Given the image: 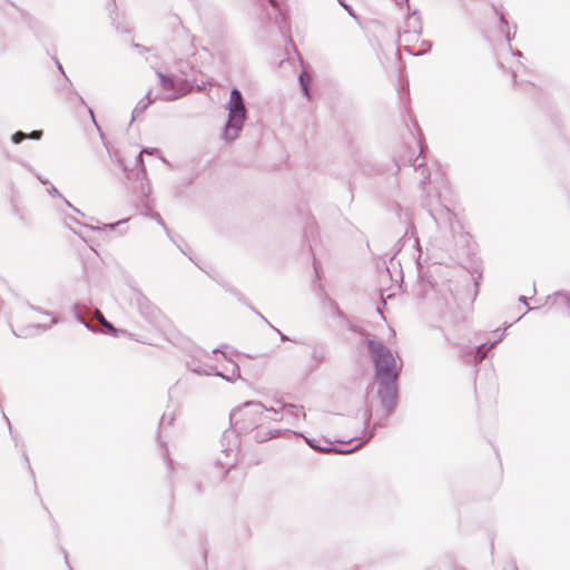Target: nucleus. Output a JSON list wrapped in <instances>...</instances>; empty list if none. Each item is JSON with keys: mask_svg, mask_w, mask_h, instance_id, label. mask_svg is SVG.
Segmentation results:
<instances>
[{"mask_svg": "<svg viewBox=\"0 0 570 570\" xmlns=\"http://www.w3.org/2000/svg\"><path fill=\"white\" fill-rule=\"evenodd\" d=\"M363 343L373 363V379L380 405L387 414H394L400 402L399 377L403 362H397V353L368 332L365 333Z\"/></svg>", "mask_w": 570, "mask_h": 570, "instance_id": "1", "label": "nucleus"}, {"mask_svg": "<svg viewBox=\"0 0 570 570\" xmlns=\"http://www.w3.org/2000/svg\"><path fill=\"white\" fill-rule=\"evenodd\" d=\"M265 411L277 413V410L274 407L267 409L259 401H246L239 407L230 412L229 429L223 432L220 439L222 453L225 454L226 460H215V466L220 470V481L226 479L232 468L236 464V458L232 459L230 453L234 448L240 445L239 436L242 434H248L261 426L265 420Z\"/></svg>", "mask_w": 570, "mask_h": 570, "instance_id": "2", "label": "nucleus"}, {"mask_svg": "<svg viewBox=\"0 0 570 570\" xmlns=\"http://www.w3.org/2000/svg\"><path fill=\"white\" fill-rule=\"evenodd\" d=\"M442 321L444 324L443 335L445 340L453 346L460 347V357L470 364H476L483 358H487L491 352V348L503 340L505 332L502 331L499 336L494 340L487 341H469L465 344L459 337H456L451 328L458 331L459 336L463 335V332L468 328V315L466 312L458 304H449L446 309L442 313Z\"/></svg>", "mask_w": 570, "mask_h": 570, "instance_id": "3", "label": "nucleus"}, {"mask_svg": "<svg viewBox=\"0 0 570 570\" xmlns=\"http://www.w3.org/2000/svg\"><path fill=\"white\" fill-rule=\"evenodd\" d=\"M108 154L111 160L115 161L121 169L126 179L132 183L131 188L136 197H141L146 200L148 198V194L151 193V185L148 178L142 153L140 151L137 156H135L131 167L125 163L124 158L118 151L111 153L108 149Z\"/></svg>", "mask_w": 570, "mask_h": 570, "instance_id": "4", "label": "nucleus"}, {"mask_svg": "<svg viewBox=\"0 0 570 570\" xmlns=\"http://www.w3.org/2000/svg\"><path fill=\"white\" fill-rule=\"evenodd\" d=\"M417 145L420 151L416 156H414V151L407 147H404L403 154L395 158V166L400 169L402 166L413 167L415 171H422V178L420 179V186L424 188L426 185L431 183V174L425 166L424 159V146L420 137H417Z\"/></svg>", "mask_w": 570, "mask_h": 570, "instance_id": "5", "label": "nucleus"}, {"mask_svg": "<svg viewBox=\"0 0 570 570\" xmlns=\"http://www.w3.org/2000/svg\"><path fill=\"white\" fill-rule=\"evenodd\" d=\"M132 302L140 315L155 328H164L168 323L165 314L140 289L135 288Z\"/></svg>", "mask_w": 570, "mask_h": 570, "instance_id": "6", "label": "nucleus"}, {"mask_svg": "<svg viewBox=\"0 0 570 570\" xmlns=\"http://www.w3.org/2000/svg\"><path fill=\"white\" fill-rule=\"evenodd\" d=\"M267 3V16L274 21L279 33L284 38H291V22L288 7L283 0H262Z\"/></svg>", "mask_w": 570, "mask_h": 570, "instance_id": "7", "label": "nucleus"}, {"mask_svg": "<svg viewBox=\"0 0 570 570\" xmlns=\"http://www.w3.org/2000/svg\"><path fill=\"white\" fill-rule=\"evenodd\" d=\"M187 95V90H176L163 95H156L151 96V91H147V94L141 98L131 112V120L130 124L135 120L139 119L140 116L144 115V112L149 108V106L155 102L156 100H163V101H176L184 96Z\"/></svg>", "mask_w": 570, "mask_h": 570, "instance_id": "8", "label": "nucleus"}, {"mask_svg": "<svg viewBox=\"0 0 570 570\" xmlns=\"http://www.w3.org/2000/svg\"><path fill=\"white\" fill-rule=\"evenodd\" d=\"M301 345H305L311 350L308 371L318 370L322 364L327 362L330 355V346L326 342L318 340L302 341Z\"/></svg>", "mask_w": 570, "mask_h": 570, "instance_id": "9", "label": "nucleus"}, {"mask_svg": "<svg viewBox=\"0 0 570 570\" xmlns=\"http://www.w3.org/2000/svg\"><path fill=\"white\" fill-rule=\"evenodd\" d=\"M419 252L416 257V268H417V281L414 286V295L419 299H425L431 291L434 289L435 283L431 278L430 275H428L425 272H423V266L421 264V257H422V247H415Z\"/></svg>", "mask_w": 570, "mask_h": 570, "instance_id": "10", "label": "nucleus"}, {"mask_svg": "<svg viewBox=\"0 0 570 570\" xmlns=\"http://www.w3.org/2000/svg\"><path fill=\"white\" fill-rule=\"evenodd\" d=\"M390 210L397 216L399 220L405 224V230L403 236L400 238L399 242H402L403 245L406 240L413 239V247H420V240L416 236V228L414 223L411 220V217L407 213H403V208L401 204L394 202L390 206Z\"/></svg>", "mask_w": 570, "mask_h": 570, "instance_id": "11", "label": "nucleus"}, {"mask_svg": "<svg viewBox=\"0 0 570 570\" xmlns=\"http://www.w3.org/2000/svg\"><path fill=\"white\" fill-rule=\"evenodd\" d=\"M247 118L227 116V120L222 128L220 138L227 144L234 142L240 136Z\"/></svg>", "mask_w": 570, "mask_h": 570, "instance_id": "12", "label": "nucleus"}, {"mask_svg": "<svg viewBox=\"0 0 570 570\" xmlns=\"http://www.w3.org/2000/svg\"><path fill=\"white\" fill-rule=\"evenodd\" d=\"M245 99L242 91L237 87L230 89L229 99L225 104V109L232 117H244L248 118Z\"/></svg>", "mask_w": 570, "mask_h": 570, "instance_id": "13", "label": "nucleus"}, {"mask_svg": "<svg viewBox=\"0 0 570 570\" xmlns=\"http://www.w3.org/2000/svg\"><path fill=\"white\" fill-rule=\"evenodd\" d=\"M137 198V203H136V206L137 208L140 210V213L154 220L157 222L158 225H160L166 234L168 235V237L175 242L174 237L170 235V230L169 228L167 227L165 220L163 219L161 215L157 212H155L153 209V205H154V198L151 196V193L148 194V198L145 200L142 199L141 197H136Z\"/></svg>", "mask_w": 570, "mask_h": 570, "instance_id": "14", "label": "nucleus"}, {"mask_svg": "<svg viewBox=\"0 0 570 570\" xmlns=\"http://www.w3.org/2000/svg\"><path fill=\"white\" fill-rule=\"evenodd\" d=\"M384 415L382 417H380L377 421H375L373 423V426L372 428H368V424H370V421H371V417H372V412L371 410H366L364 412V429L362 431V434H363V438H364V441H368L371 440L374 434H375V431L377 428H385L389 424V419L392 414H387L386 412H384Z\"/></svg>", "mask_w": 570, "mask_h": 570, "instance_id": "15", "label": "nucleus"}, {"mask_svg": "<svg viewBox=\"0 0 570 570\" xmlns=\"http://www.w3.org/2000/svg\"><path fill=\"white\" fill-rule=\"evenodd\" d=\"M302 438L305 440L306 444L311 449L317 450L318 452H322V453L335 452V453H340V454H347V453H351L354 450L358 449L364 443V442H360L354 448H351V449H347V450H342V449H336V448L332 446L328 440H325V443H326L325 445H321L318 443V441L315 440V439L307 438L304 434H303Z\"/></svg>", "mask_w": 570, "mask_h": 570, "instance_id": "16", "label": "nucleus"}, {"mask_svg": "<svg viewBox=\"0 0 570 570\" xmlns=\"http://www.w3.org/2000/svg\"><path fill=\"white\" fill-rule=\"evenodd\" d=\"M492 10L493 12L495 13L499 22H500V30L501 32L504 35V38L507 40V42L510 45V42L514 39L515 37V30H517V26H513V31L510 30V24L504 16V12L499 8L497 7L495 4L492 6Z\"/></svg>", "mask_w": 570, "mask_h": 570, "instance_id": "17", "label": "nucleus"}, {"mask_svg": "<svg viewBox=\"0 0 570 570\" xmlns=\"http://www.w3.org/2000/svg\"><path fill=\"white\" fill-rule=\"evenodd\" d=\"M53 324H55L53 321H51L49 324H32V325L22 327L19 331L11 328V332L17 337H29L37 333H42V332L50 330Z\"/></svg>", "mask_w": 570, "mask_h": 570, "instance_id": "18", "label": "nucleus"}, {"mask_svg": "<svg viewBox=\"0 0 570 570\" xmlns=\"http://www.w3.org/2000/svg\"><path fill=\"white\" fill-rule=\"evenodd\" d=\"M128 220L129 218H122L114 223H100L97 220V225L89 226V229L104 233L118 232L119 235H124L126 233V228L120 229L119 227L128 223Z\"/></svg>", "mask_w": 570, "mask_h": 570, "instance_id": "19", "label": "nucleus"}, {"mask_svg": "<svg viewBox=\"0 0 570 570\" xmlns=\"http://www.w3.org/2000/svg\"><path fill=\"white\" fill-rule=\"evenodd\" d=\"M156 76L158 78L159 86L165 90H173V91L187 90V92L189 91L188 89H185L184 87L178 86L177 80L173 76H170L166 72L156 70Z\"/></svg>", "mask_w": 570, "mask_h": 570, "instance_id": "20", "label": "nucleus"}, {"mask_svg": "<svg viewBox=\"0 0 570 570\" xmlns=\"http://www.w3.org/2000/svg\"><path fill=\"white\" fill-rule=\"evenodd\" d=\"M65 88H66V90L68 91V94L70 96H73L78 100L79 105L83 106L87 109V111H88L92 122L99 129L98 122L96 120V116H95V112H94V109L90 106L87 105V102L83 99V97L73 88L72 82H71V80L68 77H66V87Z\"/></svg>", "mask_w": 570, "mask_h": 570, "instance_id": "21", "label": "nucleus"}, {"mask_svg": "<svg viewBox=\"0 0 570 570\" xmlns=\"http://www.w3.org/2000/svg\"><path fill=\"white\" fill-rule=\"evenodd\" d=\"M406 28L407 32H414L416 35H421L422 32V21L420 17L419 10H413L411 14L406 18Z\"/></svg>", "mask_w": 570, "mask_h": 570, "instance_id": "22", "label": "nucleus"}, {"mask_svg": "<svg viewBox=\"0 0 570 570\" xmlns=\"http://www.w3.org/2000/svg\"><path fill=\"white\" fill-rule=\"evenodd\" d=\"M308 248H309V252L312 253V256H313V269H314V279L312 281V286H316L320 288V289H323V285H322V282H321V276H322V266H321V263L320 261L316 258L315 254L313 253L312 250V245L311 243L308 242Z\"/></svg>", "mask_w": 570, "mask_h": 570, "instance_id": "23", "label": "nucleus"}, {"mask_svg": "<svg viewBox=\"0 0 570 570\" xmlns=\"http://www.w3.org/2000/svg\"><path fill=\"white\" fill-rule=\"evenodd\" d=\"M63 222H65L66 226H68L76 235H78L82 240L87 242V238L85 237V235L81 232L72 229L71 224H77V225H80L88 229H89V226H92L91 224L81 223L78 218H76L72 215H63Z\"/></svg>", "mask_w": 570, "mask_h": 570, "instance_id": "24", "label": "nucleus"}, {"mask_svg": "<svg viewBox=\"0 0 570 570\" xmlns=\"http://www.w3.org/2000/svg\"><path fill=\"white\" fill-rule=\"evenodd\" d=\"M111 6L114 7V10L110 11V19H111L112 26L115 27V29L118 32H129V30L127 28L121 27L120 22H118V20H117L118 13H116V9H117L116 0H110L108 2L107 8L109 9Z\"/></svg>", "mask_w": 570, "mask_h": 570, "instance_id": "25", "label": "nucleus"}, {"mask_svg": "<svg viewBox=\"0 0 570 570\" xmlns=\"http://www.w3.org/2000/svg\"><path fill=\"white\" fill-rule=\"evenodd\" d=\"M28 26L37 39L41 40L46 36V28L39 21L30 20Z\"/></svg>", "mask_w": 570, "mask_h": 570, "instance_id": "26", "label": "nucleus"}, {"mask_svg": "<svg viewBox=\"0 0 570 570\" xmlns=\"http://www.w3.org/2000/svg\"><path fill=\"white\" fill-rule=\"evenodd\" d=\"M470 273H471V276L473 278V284H474V287H475V295H476L478 292H479L480 282L482 279V266H481V264H474L472 266V271Z\"/></svg>", "mask_w": 570, "mask_h": 570, "instance_id": "27", "label": "nucleus"}, {"mask_svg": "<svg viewBox=\"0 0 570 570\" xmlns=\"http://www.w3.org/2000/svg\"><path fill=\"white\" fill-rule=\"evenodd\" d=\"M100 322L106 330L105 333L109 336L118 337L119 332L126 333V331H124V330L120 331V330L116 328L115 325L111 322H109L108 320H106L104 316H101Z\"/></svg>", "mask_w": 570, "mask_h": 570, "instance_id": "28", "label": "nucleus"}, {"mask_svg": "<svg viewBox=\"0 0 570 570\" xmlns=\"http://www.w3.org/2000/svg\"><path fill=\"white\" fill-rule=\"evenodd\" d=\"M308 81H309L308 76L304 71H301V73L298 75V85H299L301 91L304 95V97H306L307 99H311L309 94H308Z\"/></svg>", "mask_w": 570, "mask_h": 570, "instance_id": "29", "label": "nucleus"}, {"mask_svg": "<svg viewBox=\"0 0 570 570\" xmlns=\"http://www.w3.org/2000/svg\"><path fill=\"white\" fill-rule=\"evenodd\" d=\"M71 312H72V315H73L75 320H76L78 323H80L81 325H83L86 328H88V330L92 331V328H91L90 324H89V323H88V322L82 317V315H81V309H80L79 304H77V303H76V304H73V305H72V309H71Z\"/></svg>", "mask_w": 570, "mask_h": 570, "instance_id": "30", "label": "nucleus"}, {"mask_svg": "<svg viewBox=\"0 0 570 570\" xmlns=\"http://www.w3.org/2000/svg\"><path fill=\"white\" fill-rule=\"evenodd\" d=\"M11 213L13 216L18 217L23 225H29V220L27 219L22 208H20L17 204L13 202L11 203Z\"/></svg>", "mask_w": 570, "mask_h": 570, "instance_id": "31", "label": "nucleus"}, {"mask_svg": "<svg viewBox=\"0 0 570 570\" xmlns=\"http://www.w3.org/2000/svg\"><path fill=\"white\" fill-rule=\"evenodd\" d=\"M160 448H161L163 456L166 460L167 469L170 471L174 470V461L169 455V449H168L167 443L161 442Z\"/></svg>", "mask_w": 570, "mask_h": 570, "instance_id": "32", "label": "nucleus"}, {"mask_svg": "<svg viewBox=\"0 0 570 570\" xmlns=\"http://www.w3.org/2000/svg\"><path fill=\"white\" fill-rule=\"evenodd\" d=\"M268 326L278 334L279 340L282 342H292L297 345L302 344V341L289 337L288 335L284 334L282 331H279L277 327H275L272 323H268Z\"/></svg>", "mask_w": 570, "mask_h": 570, "instance_id": "33", "label": "nucleus"}, {"mask_svg": "<svg viewBox=\"0 0 570 570\" xmlns=\"http://www.w3.org/2000/svg\"><path fill=\"white\" fill-rule=\"evenodd\" d=\"M267 431L271 432L272 439L277 438V436H279L282 434H293V435H296V436H303L302 432H297V431L289 430V429H284V430L274 429V430H267Z\"/></svg>", "mask_w": 570, "mask_h": 570, "instance_id": "34", "label": "nucleus"}, {"mask_svg": "<svg viewBox=\"0 0 570 570\" xmlns=\"http://www.w3.org/2000/svg\"><path fill=\"white\" fill-rule=\"evenodd\" d=\"M142 154L149 155V156H157L161 161L168 164L167 159L163 157L161 151L158 148L155 147H144L141 149Z\"/></svg>", "mask_w": 570, "mask_h": 570, "instance_id": "35", "label": "nucleus"}, {"mask_svg": "<svg viewBox=\"0 0 570 570\" xmlns=\"http://www.w3.org/2000/svg\"><path fill=\"white\" fill-rule=\"evenodd\" d=\"M220 377L227 382H234L236 379L240 377V368L237 364L234 365L232 375L222 374Z\"/></svg>", "mask_w": 570, "mask_h": 570, "instance_id": "36", "label": "nucleus"}, {"mask_svg": "<svg viewBox=\"0 0 570 570\" xmlns=\"http://www.w3.org/2000/svg\"><path fill=\"white\" fill-rule=\"evenodd\" d=\"M26 139H27V132H24L22 130L14 131L10 137L11 142L14 145L21 144Z\"/></svg>", "mask_w": 570, "mask_h": 570, "instance_id": "37", "label": "nucleus"}, {"mask_svg": "<svg viewBox=\"0 0 570 570\" xmlns=\"http://www.w3.org/2000/svg\"><path fill=\"white\" fill-rule=\"evenodd\" d=\"M254 439L257 443H264L268 440H272V435L268 431H257L254 435Z\"/></svg>", "mask_w": 570, "mask_h": 570, "instance_id": "38", "label": "nucleus"}, {"mask_svg": "<svg viewBox=\"0 0 570 570\" xmlns=\"http://www.w3.org/2000/svg\"><path fill=\"white\" fill-rule=\"evenodd\" d=\"M338 4L346 10V12L348 13V16H351L352 18H356V13H355V10L353 9V7L346 2V0H337Z\"/></svg>", "mask_w": 570, "mask_h": 570, "instance_id": "39", "label": "nucleus"}, {"mask_svg": "<svg viewBox=\"0 0 570 570\" xmlns=\"http://www.w3.org/2000/svg\"><path fill=\"white\" fill-rule=\"evenodd\" d=\"M175 419H176V417H175V414H174V413H171V414H169V415H168L167 413H164V414L161 415V417H160L158 429H159L161 425H164L165 423H167V424H169V425H170V424H173V423H174V421H175Z\"/></svg>", "mask_w": 570, "mask_h": 570, "instance_id": "40", "label": "nucleus"}, {"mask_svg": "<svg viewBox=\"0 0 570 570\" xmlns=\"http://www.w3.org/2000/svg\"><path fill=\"white\" fill-rule=\"evenodd\" d=\"M228 350H229V346H228V345H226V344H222V345H219L218 347L214 348V350H213V353H217V352H219V353H222V355H223V357H224V358H226V360H230V356H229V352H228Z\"/></svg>", "mask_w": 570, "mask_h": 570, "instance_id": "41", "label": "nucleus"}, {"mask_svg": "<svg viewBox=\"0 0 570 570\" xmlns=\"http://www.w3.org/2000/svg\"><path fill=\"white\" fill-rule=\"evenodd\" d=\"M226 291H227V292H230V293H232V294H233V295H234V296H235V297H236L240 303H243L244 305H246V306H248V307L250 306V304L246 302V299H245L244 295H243L240 292H238V291H236V289H232V288H229V287H226Z\"/></svg>", "mask_w": 570, "mask_h": 570, "instance_id": "42", "label": "nucleus"}, {"mask_svg": "<svg viewBox=\"0 0 570 570\" xmlns=\"http://www.w3.org/2000/svg\"><path fill=\"white\" fill-rule=\"evenodd\" d=\"M204 374L205 375H214V376H219L223 374L222 371H219L217 368V366L215 365H207V370L204 371Z\"/></svg>", "mask_w": 570, "mask_h": 570, "instance_id": "43", "label": "nucleus"}, {"mask_svg": "<svg viewBox=\"0 0 570 570\" xmlns=\"http://www.w3.org/2000/svg\"><path fill=\"white\" fill-rule=\"evenodd\" d=\"M27 305H28V307H29L30 309H32V311H35V312H38V313H41V314H43V315H47V316H51V317H53V314H52L51 312H49V311H47V309H43V308H42V307H40V306H36V305H33V304H31V303H29V302H27Z\"/></svg>", "mask_w": 570, "mask_h": 570, "instance_id": "44", "label": "nucleus"}, {"mask_svg": "<svg viewBox=\"0 0 570 570\" xmlns=\"http://www.w3.org/2000/svg\"><path fill=\"white\" fill-rule=\"evenodd\" d=\"M47 193L51 196V197H57V198H63V195L57 189L56 186H53L52 184L49 183V187L47 188Z\"/></svg>", "mask_w": 570, "mask_h": 570, "instance_id": "45", "label": "nucleus"}, {"mask_svg": "<svg viewBox=\"0 0 570 570\" xmlns=\"http://www.w3.org/2000/svg\"><path fill=\"white\" fill-rule=\"evenodd\" d=\"M43 136V130H32L27 132V139L40 140Z\"/></svg>", "mask_w": 570, "mask_h": 570, "instance_id": "46", "label": "nucleus"}, {"mask_svg": "<svg viewBox=\"0 0 570 570\" xmlns=\"http://www.w3.org/2000/svg\"><path fill=\"white\" fill-rule=\"evenodd\" d=\"M21 455H22L24 463L27 464L28 471L30 472L32 479L35 480V472L30 465L28 453L26 451H22Z\"/></svg>", "mask_w": 570, "mask_h": 570, "instance_id": "47", "label": "nucleus"}, {"mask_svg": "<svg viewBox=\"0 0 570 570\" xmlns=\"http://www.w3.org/2000/svg\"><path fill=\"white\" fill-rule=\"evenodd\" d=\"M284 407L289 409L291 411H303L304 410L303 405L293 404V403L286 404Z\"/></svg>", "mask_w": 570, "mask_h": 570, "instance_id": "48", "label": "nucleus"}, {"mask_svg": "<svg viewBox=\"0 0 570 570\" xmlns=\"http://www.w3.org/2000/svg\"><path fill=\"white\" fill-rule=\"evenodd\" d=\"M187 367H188L191 372L197 373V374H204V371H205L200 365H198V366H196V367H191L189 363H187Z\"/></svg>", "mask_w": 570, "mask_h": 570, "instance_id": "49", "label": "nucleus"}, {"mask_svg": "<svg viewBox=\"0 0 570 570\" xmlns=\"http://www.w3.org/2000/svg\"><path fill=\"white\" fill-rule=\"evenodd\" d=\"M446 558L449 559V562H450V566L452 568V570H466L465 568H462L458 564H455L452 559H451V556L450 554H446Z\"/></svg>", "mask_w": 570, "mask_h": 570, "instance_id": "50", "label": "nucleus"}, {"mask_svg": "<svg viewBox=\"0 0 570 570\" xmlns=\"http://www.w3.org/2000/svg\"><path fill=\"white\" fill-rule=\"evenodd\" d=\"M314 227H315L314 222L306 224V227L304 228V237L305 238H307V233L308 232L313 233Z\"/></svg>", "mask_w": 570, "mask_h": 570, "instance_id": "51", "label": "nucleus"}, {"mask_svg": "<svg viewBox=\"0 0 570 570\" xmlns=\"http://www.w3.org/2000/svg\"><path fill=\"white\" fill-rule=\"evenodd\" d=\"M35 176L41 185H49L50 181L47 178L42 177L41 175H39L37 173H35Z\"/></svg>", "mask_w": 570, "mask_h": 570, "instance_id": "52", "label": "nucleus"}, {"mask_svg": "<svg viewBox=\"0 0 570 570\" xmlns=\"http://www.w3.org/2000/svg\"><path fill=\"white\" fill-rule=\"evenodd\" d=\"M249 308H250V309H252V311H253L257 316H259L264 322H266L267 324L269 323V322L267 321V318H266V317H265V316H264L259 311H257L254 306H252V305H250V306H249Z\"/></svg>", "mask_w": 570, "mask_h": 570, "instance_id": "53", "label": "nucleus"}, {"mask_svg": "<svg viewBox=\"0 0 570 570\" xmlns=\"http://www.w3.org/2000/svg\"><path fill=\"white\" fill-rule=\"evenodd\" d=\"M55 63H56V67H57L58 71H59L60 73H62V75L65 76V78H66L67 76H66V73H65L63 67H62V65L59 62V60H58V59H55Z\"/></svg>", "mask_w": 570, "mask_h": 570, "instance_id": "54", "label": "nucleus"}, {"mask_svg": "<svg viewBox=\"0 0 570 570\" xmlns=\"http://www.w3.org/2000/svg\"><path fill=\"white\" fill-rule=\"evenodd\" d=\"M195 491L198 493V494H202L204 492V488H203V483L202 482H196L195 484Z\"/></svg>", "mask_w": 570, "mask_h": 570, "instance_id": "55", "label": "nucleus"}, {"mask_svg": "<svg viewBox=\"0 0 570 570\" xmlns=\"http://www.w3.org/2000/svg\"><path fill=\"white\" fill-rule=\"evenodd\" d=\"M62 552H63V558H65L66 566L69 568V570H73L72 567L69 563L68 553H67V551L63 548H62Z\"/></svg>", "mask_w": 570, "mask_h": 570, "instance_id": "56", "label": "nucleus"}, {"mask_svg": "<svg viewBox=\"0 0 570 570\" xmlns=\"http://www.w3.org/2000/svg\"><path fill=\"white\" fill-rule=\"evenodd\" d=\"M508 564L511 567L512 570H519L518 567H517V561L514 560V558H511L509 560Z\"/></svg>", "mask_w": 570, "mask_h": 570, "instance_id": "57", "label": "nucleus"}, {"mask_svg": "<svg viewBox=\"0 0 570 570\" xmlns=\"http://www.w3.org/2000/svg\"><path fill=\"white\" fill-rule=\"evenodd\" d=\"M528 299L529 298L527 296H524V295H520L519 296V302L524 304V305H528Z\"/></svg>", "mask_w": 570, "mask_h": 570, "instance_id": "58", "label": "nucleus"}, {"mask_svg": "<svg viewBox=\"0 0 570 570\" xmlns=\"http://www.w3.org/2000/svg\"><path fill=\"white\" fill-rule=\"evenodd\" d=\"M511 52H512V55H513L514 57L523 58L522 52H521V51H519V50H515V51H514V50H512V49H511Z\"/></svg>", "mask_w": 570, "mask_h": 570, "instance_id": "59", "label": "nucleus"}, {"mask_svg": "<svg viewBox=\"0 0 570 570\" xmlns=\"http://www.w3.org/2000/svg\"><path fill=\"white\" fill-rule=\"evenodd\" d=\"M61 199H62V202L66 204V206H67V207H69V208H71V209H72V207H75V206H73V205H72V204H71V203H70V202H69L65 196H63V198H61Z\"/></svg>", "mask_w": 570, "mask_h": 570, "instance_id": "60", "label": "nucleus"}, {"mask_svg": "<svg viewBox=\"0 0 570 570\" xmlns=\"http://www.w3.org/2000/svg\"><path fill=\"white\" fill-rule=\"evenodd\" d=\"M511 77H512L513 85L517 86L518 81H517V73H515V71L511 72Z\"/></svg>", "mask_w": 570, "mask_h": 570, "instance_id": "61", "label": "nucleus"}, {"mask_svg": "<svg viewBox=\"0 0 570 570\" xmlns=\"http://www.w3.org/2000/svg\"><path fill=\"white\" fill-rule=\"evenodd\" d=\"M490 552H491V556H493V552H494V541H493V538L490 541Z\"/></svg>", "mask_w": 570, "mask_h": 570, "instance_id": "62", "label": "nucleus"}, {"mask_svg": "<svg viewBox=\"0 0 570 570\" xmlns=\"http://www.w3.org/2000/svg\"><path fill=\"white\" fill-rule=\"evenodd\" d=\"M445 212H446V215H448L449 220H451V219H452V217H454V216H455L453 213H451V212H450V209H449V208H445Z\"/></svg>", "mask_w": 570, "mask_h": 570, "instance_id": "63", "label": "nucleus"}, {"mask_svg": "<svg viewBox=\"0 0 570 570\" xmlns=\"http://www.w3.org/2000/svg\"><path fill=\"white\" fill-rule=\"evenodd\" d=\"M72 210H73L76 214H78V215H80V216H82V217L85 216V214H83L80 209H78L77 207H72Z\"/></svg>", "mask_w": 570, "mask_h": 570, "instance_id": "64", "label": "nucleus"}]
</instances>
